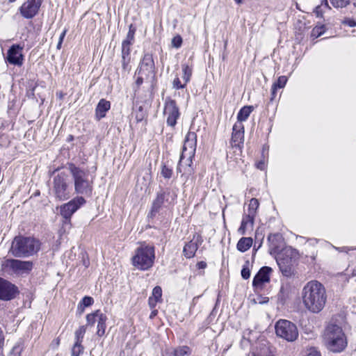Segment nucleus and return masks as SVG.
<instances>
[{
	"instance_id": "nucleus-50",
	"label": "nucleus",
	"mask_w": 356,
	"mask_h": 356,
	"mask_svg": "<svg viewBox=\"0 0 356 356\" xmlns=\"http://www.w3.org/2000/svg\"><path fill=\"white\" fill-rule=\"evenodd\" d=\"M350 3V0H335V7H344Z\"/></svg>"
},
{
	"instance_id": "nucleus-53",
	"label": "nucleus",
	"mask_w": 356,
	"mask_h": 356,
	"mask_svg": "<svg viewBox=\"0 0 356 356\" xmlns=\"http://www.w3.org/2000/svg\"><path fill=\"white\" fill-rule=\"evenodd\" d=\"M159 300H157V299H154L152 297H149V300H148V303H149V305L150 307V308H154L156 307V303L159 302Z\"/></svg>"
},
{
	"instance_id": "nucleus-41",
	"label": "nucleus",
	"mask_w": 356,
	"mask_h": 356,
	"mask_svg": "<svg viewBox=\"0 0 356 356\" xmlns=\"http://www.w3.org/2000/svg\"><path fill=\"white\" fill-rule=\"evenodd\" d=\"M287 77L286 76H279L277 81L275 82L273 85L275 86L277 88H282L285 86L287 82Z\"/></svg>"
},
{
	"instance_id": "nucleus-19",
	"label": "nucleus",
	"mask_w": 356,
	"mask_h": 356,
	"mask_svg": "<svg viewBox=\"0 0 356 356\" xmlns=\"http://www.w3.org/2000/svg\"><path fill=\"white\" fill-rule=\"evenodd\" d=\"M269 243V252L270 254H275L282 248L283 238L280 234H271L268 236Z\"/></svg>"
},
{
	"instance_id": "nucleus-64",
	"label": "nucleus",
	"mask_w": 356,
	"mask_h": 356,
	"mask_svg": "<svg viewBox=\"0 0 356 356\" xmlns=\"http://www.w3.org/2000/svg\"><path fill=\"white\" fill-rule=\"evenodd\" d=\"M3 350H0V356H2Z\"/></svg>"
},
{
	"instance_id": "nucleus-7",
	"label": "nucleus",
	"mask_w": 356,
	"mask_h": 356,
	"mask_svg": "<svg viewBox=\"0 0 356 356\" xmlns=\"http://www.w3.org/2000/svg\"><path fill=\"white\" fill-rule=\"evenodd\" d=\"M196 134L195 132H188L186 136L182 152L180 156L179 164L181 165L186 159V164L191 165L192 159L195 156L196 149Z\"/></svg>"
},
{
	"instance_id": "nucleus-5",
	"label": "nucleus",
	"mask_w": 356,
	"mask_h": 356,
	"mask_svg": "<svg viewBox=\"0 0 356 356\" xmlns=\"http://www.w3.org/2000/svg\"><path fill=\"white\" fill-rule=\"evenodd\" d=\"M68 175L64 171L58 172L53 181V192L58 200H65L71 195L72 188Z\"/></svg>"
},
{
	"instance_id": "nucleus-38",
	"label": "nucleus",
	"mask_w": 356,
	"mask_h": 356,
	"mask_svg": "<svg viewBox=\"0 0 356 356\" xmlns=\"http://www.w3.org/2000/svg\"><path fill=\"white\" fill-rule=\"evenodd\" d=\"M337 280L341 284V288L343 289L346 283L348 282L349 277L343 273H338L337 275Z\"/></svg>"
},
{
	"instance_id": "nucleus-39",
	"label": "nucleus",
	"mask_w": 356,
	"mask_h": 356,
	"mask_svg": "<svg viewBox=\"0 0 356 356\" xmlns=\"http://www.w3.org/2000/svg\"><path fill=\"white\" fill-rule=\"evenodd\" d=\"M135 32H136V29L134 28L132 24H131L129 26V29L128 33L127 35V38L124 41L129 42L133 44L134 40Z\"/></svg>"
},
{
	"instance_id": "nucleus-11",
	"label": "nucleus",
	"mask_w": 356,
	"mask_h": 356,
	"mask_svg": "<svg viewBox=\"0 0 356 356\" xmlns=\"http://www.w3.org/2000/svg\"><path fill=\"white\" fill-rule=\"evenodd\" d=\"M164 114L167 116L168 125L174 127L180 115L179 108L175 100L170 98L166 99L164 106Z\"/></svg>"
},
{
	"instance_id": "nucleus-13",
	"label": "nucleus",
	"mask_w": 356,
	"mask_h": 356,
	"mask_svg": "<svg viewBox=\"0 0 356 356\" xmlns=\"http://www.w3.org/2000/svg\"><path fill=\"white\" fill-rule=\"evenodd\" d=\"M42 0H27L20 7L22 15L26 18H33L38 12Z\"/></svg>"
},
{
	"instance_id": "nucleus-20",
	"label": "nucleus",
	"mask_w": 356,
	"mask_h": 356,
	"mask_svg": "<svg viewBox=\"0 0 356 356\" xmlns=\"http://www.w3.org/2000/svg\"><path fill=\"white\" fill-rule=\"evenodd\" d=\"M347 345L348 340L346 334L340 327L335 325V353L344 350Z\"/></svg>"
},
{
	"instance_id": "nucleus-55",
	"label": "nucleus",
	"mask_w": 356,
	"mask_h": 356,
	"mask_svg": "<svg viewBox=\"0 0 356 356\" xmlns=\"http://www.w3.org/2000/svg\"><path fill=\"white\" fill-rule=\"evenodd\" d=\"M139 111H140V113H138L136 114V121H137V122H140V121H142V120H143V118H144V115H143V112H142V108H141V107H140V108H139Z\"/></svg>"
},
{
	"instance_id": "nucleus-59",
	"label": "nucleus",
	"mask_w": 356,
	"mask_h": 356,
	"mask_svg": "<svg viewBox=\"0 0 356 356\" xmlns=\"http://www.w3.org/2000/svg\"><path fill=\"white\" fill-rule=\"evenodd\" d=\"M66 32H67V30H64L62 33L60 34V38H59V40L60 41H63V39L65 36V34H66Z\"/></svg>"
},
{
	"instance_id": "nucleus-36",
	"label": "nucleus",
	"mask_w": 356,
	"mask_h": 356,
	"mask_svg": "<svg viewBox=\"0 0 356 356\" xmlns=\"http://www.w3.org/2000/svg\"><path fill=\"white\" fill-rule=\"evenodd\" d=\"M250 262L246 261L241 270V276L244 280H248L250 277Z\"/></svg>"
},
{
	"instance_id": "nucleus-23",
	"label": "nucleus",
	"mask_w": 356,
	"mask_h": 356,
	"mask_svg": "<svg viewBox=\"0 0 356 356\" xmlns=\"http://www.w3.org/2000/svg\"><path fill=\"white\" fill-rule=\"evenodd\" d=\"M254 216L252 214H246L243 217L241 225L238 229V232L243 235L248 229H252L254 224Z\"/></svg>"
},
{
	"instance_id": "nucleus-37",
	"label": "nucleus",
	"mask_w": 356,
	"mask_h": 356,
	"mask_svg": "<svg viewBox=\"0 0 356 356\" xmlns=\"http://www.w3.org/2000/svg\"><path fill=\"white\" fill-rule=\"evenodd\" d=\"M101 313L99 310L95 311L94 313L89 314L86 316V321L88 325H93L96 321H97V314Z\"/></svg>"
},
{
	"instance_id": "nucleus-4",
	"label": "nucleus",
	"mask_w": 356,
	"mask_h": 356,
	"mask_svg": "<svg viewBox=\"0 0 356 356\" xmlns=\"http://www.w3.org/2000/svg\"><path fill=\"white\" fill-rule=\"evenodd\" d=\"M69 170L74 179L75 192L78 194L90 195L92 191V181L88 179V173L73 163L69 164Z\"/></svg>"
},
{
	"instance_id": "nucleus-12",
	"label": "nucleus",
	"mask_w": 356,
	"mask_h": 356,
	"mask_svg": "<svg viewBox=\"0 0 356 356\" xmlns=\"http://www.w3.org/2000/svg\"><path fill=\"white\" fill-rule=\"evenodd\" d=\"M3 267L4 269H9L13 273H21L31 270L33 263L29 261L8 259L3 264Z\"/></svg>"
},
{
	"instance_id": "nucleus-16",
	"label": "nucleus",
	"mask_w": 356,
	"mask_h": 356,
	"mask_svg": "<svg viewBox=\"0 0 356 356\" xmlns=\"http://www.w3.org/2000/svg\"><path fill=\"white\" fill-rule=\"evenodd\" d=\"M22 47L19 44L12 45L7 53V60L9 63L21 66L23 64V55L21 53Z\"/></svg>"
},
{
	"instance_id": "nucleus-57",
	"label": "nucleus",
	"mask_w": 356,
	"mask_h": 356,
	"mask_svg": "<svg viewBox=\"0 0 356 356\" xmlns=\"http://www.w3.org/2000/svg\"><path fill=\"white\" fill-rule=\"evenodd\" d=\"M197 266L198 268L203 269L207 267V264L204 261H200L197 263Z\"/></svg>"
},
{
	"instance_id": "nucleus-1",
	"label": "nucleus",
	"mask_w": 356,
	"mask_h": 356,
	"mask_svg": "<svg viewBox=\"0 0 356 356\" xmlns=\"http://www.w3.org/2000/svg\"><path fill=\"white\" fill-rule=\"evenodd\" d=\"M301 296L305 307L314 314L322 311L327 301L325 288L316 280L307 282L302 290Z\"/></svg>"
},
{
	"instance_id": "nucleus-18",
	"label": "nucleus",
	"mask_w": 356,
	"mask_h": 356,
	"mask_svg": "<svg viewBox=\"0 0 356 356\" xmlns=\"http://www.w3.org/2000/svg\"><path fill=\"white\" fill-rule=\"evenodd\" d=\"M244 141V127L242 123H235L232 129L231 143L233 147H239Z\"/></svg>"
},
{
	"instance_id": "nucleus-27",
	"label": "nucleus",
	"mask_w": 356,
	"mask_h": 356,
	"mask_svg": "<svg viewBox=\"0 0 356 356\" xmlns=\"http://www.w3.org/2000/svg\"><path fill=\"white\" fill-rule=\"evenodd\" d=\"M252 245V239L250 237H243L237 243V249L244 252L248 250Z\"/></svg>"
},
{
	"instance_id": "nucleus-47",
	"label": "nucleus",
	"mask_w": 356,
	"mask_h": 356,
	"mask_svg": "<svg viewBox=\"0 0 356 356\" xmlns=\"http://www.w3.org/2000/svg\"><path fill=\"white\" fill-rule=\"evenodd\" d=\"M93 303V298L90 296H85L81 301L84 307H89Z\"/></svg>"
},
{
	"instance_id": "nucleus-44",
	"label": "nucleus",
	"mask_w": 356,
	"mask_h": 356,
	"mask_svg": "<svg viewBox=\"0 0 356 356\" xmlns=\"http://www.w3.org/2000/svg\"><path fill=\"white\" fill-rule=\"evenodd\" d=\"M186 83H184H184H181L179 77H176L172 82L173 88L177 89V90L184 88L186 87Z\"/></svg>"
},
{
	"instance_id": "nucleus-40",
	"label": "nucleus",
	"mask_w": 356,
	"mask_h": 356,
	"mask_svg": "<svg viewBox=\"0 0 356 356\" xmlns=\"http://www.w3.org/2000/svg\"><path fill=\"white\" fill-rule=\"evenodd\" d=\"M132 44L129 42L123 41L122 44V56H129L130 47Z\"/></svg>"
},
{
	"instance_id": "nucleus-46",
	"label": "nucleus",
	"mask_w": 356,
	"mask_h": 356,
	"mask_svg": "<svg viewBox=\"0 0 356 356\" xmlns=\"http://www.w3.org/2000/svg\"><path fill=\"white\" fill-rule=\"evenodd\" d=\"M122 68L124 70H126V71H129V61H130V58L129 56H122Z\"/></svg>"
},
{
	"instance_id": "nucleus-48",
	"label": "nucleus",
	"mask_w": 356,
	"mask_h": 356,
	"mask_svg": "<svg viewBox=\"0 0 356 356\" xmlns=\"http://www.w3.org/2000/svg\"><path fill=\"white\" fill-rule=\"evenodd\" d=\"M305 356H321L320 352L314 347L308 349V353Z\"/></svg>"
},
{
	"instance_id": "nucleus-17",
	"label": "nucleus",
	"mask_w": 356,
	"mask_h": 356,
	"mask_svg": "<svg viewBox=\"0 0 356 356\" xmlns=\"http://www.w3.org/2000/svg\"><path fill=\"white\" fill-rule=\"evenodd\" d=\"M323 344L330 351H334V323L329 322L321 334Z\"/></svg>"
},
{
	"instance_id": "nucleus-31",
	"label": "nucleus",
	"mask_w": 356,
	"mask_h": 356,
	"mask_svg": "<svg viewBox=\"0 0 356 356\" xmlns=\"http://www.w3.org/2000/svg\"><path fill=\"white\" fill-rule=\"evenodd\" d=\"M259 203L257 199L252 198L248 206V213L255 216L256 211L259 207Z\"/></svg>"
},
{
	"instance_id": "nucleus-22",
	"label": "nucleus",
	"mask_w": 356,
	"mask_h": 356,
	"mask_svg": "<svg viewBox=\"0 0 356 356\" xmlns=\"http://www.w3.org/2000/svg\"><path fill=\"white\" fill-rule=\"evenodd\" d=\"M111 108V102L105 99H101L95 108V119L99 121L106 116V112Z\"/></svg>"
},
{
	"instance_id": "nucleus-43",
	"label": "nucleus",
	"mask_w": 356,
	"mask_h": 356,
	"mask_svg": "<svg viewBox=\"0 0 356 356\" xmlns=\"http://www.w3.org/2000/svg\"><path fill=\"white\" fill-rule=\"evenodd\" d=\"M162 296V289L160 286H156L153 289L152 291V295L151 297H152L154 299H157L159 300H161Z\"/></svg>"
},
{
	"instance_id": "nucleus-51",
	"label": "nucleus",
	"mask_w": 356,
	"mask_h": 356,
	"mask_svg": "<svg viewBox=\"0 0 356 356\" xmlns=\"http://www.w3.org/2000/svg\"><path fill=\"white\" fill-rule=\"evenodd\" d=\"M144 79H145V76H143V75H138V77H137V79L136 80V82H135V84H136L137 88H138L142 85V83H143Z\"/></svg>"
},
{
	"instance_id": "nucleus-9",
	"label": "nucleus",
	"mask_w": 356,
	"mask_h": 356,
	"mask_svg": "<svg viewBox=\"0 0 356 356\" xmlns=\"http://www.w3.org/2000/svg\"><path fill=\"white\" fill-rule=\"evenodd\" d=\"M136 74L143 75L145 80L154 83L156 77L154 62L151 54H145L136 72Z\"/></svg>"
},
{
	"instance_id": "nucleus-49",
	"label": "nucleus",
	"mask_w": 356,
	"mask_h": 356,
	"mask_svg": "<svg viewBox=\"0 0 356 356\" xmlns=\"http://www.w3.org/2000/svg\"><path fill=\"white\" fill-rule=\"evenodd\" d=\"M342 24L345 26L354 27L356 26V22L353 19L347 18L342 21Z\"/></svg>"
},
{
	"instance_id": "nucleus-6",
	"label": "nucleus",
	"mask_w": 356,
	"mask_h": 356,
	"mask_svg": "<svg viewBox=\"0 0 356 356\" xmlns=\"http://www.w3.org/2000/svg\"><path fill=\"white\" fill-rule=\"evenodd\" d=\"M175 198V193H172L170 188L161 189L157 193L156 197L152 202L150 212L152 216H154L163 208H168L173 204Z\"/></svg>"
},
{
	"instance_id": "nucleus-33",
	"label": "nucleus",
	"mask_w": 356,
	"mask_h": 356,
	"mask_svg": "<svg viewBox=\"0 0 356 356\" xmlns=\"http://www.w3.org/2000/svg\"><path fill=\"white\" fill-rule=\"evenodd\" d=\"M324 9L331 10V8L328 6L327 0H322L321 4L316 7L315 13L316 15L318 17L321 16Z\"/></svg>"
},
{
	"instance_id": "nucleus-25",
	"label": "nucleus",
	"mask_w": 356,
	"mask_h": 356,
	"mask_svg": "<svg viewBox=\"0 0 356 356\" xmlns=\"http://www.w3.org/2000/svg\"><path fill=\"white\" fill-rule=\"evenodd\" d=\"M198 248L197 243L193 241L187 243L184 247L183 252L186 257L192 258L195 256V254Z\"/></svg>"
},
{
	"instance_id": "nucleus-10",
	"label": "nucleus",
	"mask_w": 356,
	"mask_h": 356,
	"mask_svg": "<svg viewBox=\"0 0 356 356\" xmlns=\"http://www.w3.org/2000/svg\"><path fill=\"white\" fill-rule=\"evenodd\" d=\"M86 200L82 197H77L60 207V215L65 219L64 224H70L72 214L84 203Z\"/></svg>"
},
{
	"instance_id": "nucleus-34",
	"label": "nucleus",
	"mask_w": 356,
	"mask_h": 356,
	"mask_svg": "<svg viewBox=\"0 0 356 356\" xmlns=\"http://www.w3.org/2000/svg\"><path fill=\"white\" fill-rule=\"evenodd\" d=\"M81 343L82 342L75 341L72 349V356H79L81 353H82L83 347L82 346Z\"/></svg>"
},
{
	"instance_id": "nucleus-42",
	"label": "nucleus",
	"mask_w": 356,
	"mask_h": 356,
	"mask_svg": "<svg viewBox=\"0 0 356 356\" xmlns=\"http://www.w3.org/2000/svg\"><path fill=\"white\" fill-rule=\"evenodd\" d=\"M347 311L345 309H343L340 311V312L338 313L337 316V321L340 325L345 324L346 323V318Z\"/></svg>"
},
{
	"instance_id": "nucleus-62",
	"label": "nucleus",
	"mask_w": 356,
	"mask_h": 356,
	"mask_svg": "<svg viewBox=\"0 0 356 356\" xmlns=\"http://www.w3.org/2000/svg\"><path fill=\"white\" fill-rule=\"evenodd\" d=\"M63 41L59 40L57 44V49H60L61 48Z\"/></svg>"
},
{
	"instance_id": "nucleus-21",
	"label": "nucleus",
	"mask_w": 356,
	"mask_h": 356,
	"mask_svg": "<svg viewBox=\"0 0 356 356\" xmlns=\"http://www.w3.org/2000/svg\"><path fill=\"white\" fill-rule=\"evenodd\" d=\"M191 354V349L187 346L177 348H168L162 353V356H185Z\"/></svg>"
},
{
	"instance_id": "nucleus-14",
	"label": "nucleus",
	"mask_w": 356,
	"mask_h": 356,
	"mask_svg": "<svg viewBox=\"0 0 356 356\" xmlns=\"http://www.w3.org/2000/svg\"><path fill=\"white\" fill-rule=\"evenodd\" d=\"M17 288L11 282L0 277V299L10 300L17 293Z\"/></svg>"
},
{
	"instance_id": "nucleus-28",
	"label": "nucleus",
	"mask_w": 356,
	"mask_h": 356,
	"mask_svg": "<svg viewBox=\"0 0 356 356\" xmlns=\"http://www.w3.org/2000/svg\"><path fill=\"white\" fill-rule=\"evenodd\" d=\"M181 68H182V72H183L182 79L186 85L191 80L193 70H192V67H189L186 64H183L181 65Z\"/></svg>"
},
{
	"instance_id": "nucleus-15",
	"label": "nucleus",
	"mask_w": 356,
	"mask_h": 356,
	"mask_svg": "<svg viewBox=\"0 0 356 356\" xmlns=\"http://www.w3.org/2000/svg\"><path fill=\"white\" fill-rule=\"evenodd\" d=\"M272 268L268 266H264L260 268L253 279L252 285L257 289H261L264 284L270 282V274Z\"/></svg>"
},
{
	"instance_id": "nucleus-2",
	"label": "nucleus",
	"mask_w": 356,
	"mask_h": 356,
	"mask_svg": "<svg viewBox=\"0 0 356 356\" xmlns=\"http://www.w3.org/2000/svg\"><path fill=\"white\" fill-rule=\"evenodd\" d=\"M40 246V241L35 238L17 236L12 242L10 252L16 257H28L37 253Z\"/></svg>"
},
{
	"instance_id": "nucleus-54",
	"label": "nucleus",
	"mask_w": 356,
	"mask_h": 356,
	"mask_svg": "<svg viewBox=\"0 0 356 356\" xmlns=\"http://www.w3.org/2000/svg\"><path fill=\"white\" fill-rule=\"evenodd\" d=\"M4 344V334L3 332L0 327V350H3V347Z\"/></svg>"
},
{
	"instance_id": "nucleus-35",
	"label": "nucleus",
	"mask_w": 356,
	"mask_h": 356,
	"mask_svg": "<svg viewBox=\"0 0 356 356\" xmlns=\"http://www.w3.org/2000/svg\"><path fill=\"white\" fill-rule=\"evenodd\" d=\"M173 172L172 169L168 167L166 165L163 164L161 167V175L165 178V179H170L172 176Z\"/></svg>"
},
{
	"instance_id": "nucleus-32",
	"label": "nucleus",
	"mask_w": 356,
	"mask_h": 356,
	"mask_svg": "<svg viewBox=\"0 0 356 356\" xmlns=\"http://www.w3.org/2000/svg\"><path fill=\"white\" fill-rule=\"evenodd\" d=\"M86 331V327L85 325L80 326L74 332L75 341L82 342Z\"/></svg>"
},
{
	"instance_id": "nucleus-30",
	"label": "nucleus",
	"mask_w": 356,
	"mask_h": 356,
	"mask_svg": "<svg viewBox=\"0 0 356 356\" xmlns=\"http://www.w3.org/2000/svg\"><path fill=\"white\" fill-rule=\"evenodd\" d=\"M277 262L280 270L284 275L288 276L291 274V268L289 265L285 264L284 259H277Z\"/></svg>"
},
{
	"instance_id": "nucleus-56",
	"label": "nucleus",
	"mask_w": 356,
	"mask_h": 356,
	"mask_svg": "<svg viewBox=\"0 0 356 356\" xmlns=\"http://www.w3.org/2000/svg\"><path fill=\"white\" fill-rule=\"evenodd\" d=\"M277 89V88H276L275 86H273V85L272 86L270 101H273L275 98Z\"/></svg>"
},
{
	"instance_id": "nucleus-45",
	"label": "nucleus",
	"mask_w": 356,
	"mask_h": 356,
	"mask_svg": "<svg viewBox=\"0 0 356 356\" xmlns=\"http://www.w3.org/2000/svg\"><path fill=\"white\" fill-rule=\"evenodd\" d=\"M182 44V38L180 35L175 36L172 39V46L175 48H179Z\"/></svg>"
},
{
	"instance_id": "nucleus-3",
	"label": "nucleus",
	"mask_w": 356,
	"mask_h": 356,
	"mask_svg": "<svg viewBox=\"0 0 356 356\" xmlns=\"http://www.w3.org/2000/svg\"><path fill=\"white\" fill-rule=\"evenodd\" d=\"M154 259V247L144 243L136 250L132 263L138 269L146 270L153 266Z\"/></svg>"
},
{
	"instance_id": "nucleus-52",
	"label": "nucleus",
	"mask_w": 356,
	"mask_h": 356,
	"mask_svg": "<svg viewBox=\"0 0 356 356\" xmlns=\"http://www.w3.org/2000/svg\"><path fill=\"white\" fill-rule=\"evenodd\" d=\"M268 300H269V299L268 297H261V296H259L257 298V299L254 300L255 302L259 303V304L266 303L268 302Z\"/></svg>"
},
{
	"instance_id": "nucleus-58",
	"label": "nucleus",
	"mask_w": 356,
	"mask_h": 356,
	"mask_svg": "<svg viewBox=\"0 0 356 356\" xmlns=\"http://www.w3.org/2000/svg\"><path fill=\"white\" fill-rule=\"evenodd\" d=\"M59 344H60V339L58 338H57L52 341L51 346L58 347L59 346Z\"/></svg>"
},
{
	"instance_id": "nucleus-26",
	"label": "nucleus",
	"mask_w": 356,
	"mask_h": 356,
	"mask_svg": "<svg viewBox=\"0 0 356 356\" xmlns=\"http://www.w3.org/2000/svg\"><path fill=\"white\" fill-rule=\"evenodd\" d=\"M252 111L253 106H243L238 113V122L236 123H242V122L245 121L248 118Z\"/></svg>"
},
{
	"instance_id": "nucleus-8",
	"label": "nucleus",
	"mask_w": 356,
	"mask_h": 356,
	"mask_svg": "<svg viewBox=\"0 0 356 356\" xmlns=\"http://www.w3.org/2000/svg\"><path fill=\"white\" fill-rule=\"evenodd\" d=\"M276 334L288 341H295L298 336V331L295 324L287 320H280L275 325Z\"/></svg>"
},
{
	"instance_id": "nucleus-29",
	"label": "nucleus",
	"mask_w": 356,
	"mask_h": 356,
	"mask_svg": "<svg viewBox=\"0 0 356 356\" xmlns=\"http://www.w3.org/2000/svg\"><path fill=\"white\" fill-rule=\"evenodd\" d=\"M248 356H273V355L271 354L268 347L263 346L262 347H260L259 350L257 349L255 352H252L251 355H249Z\"/></svg>"
},
{
	"instance_id": "nucleus-63",
	"label": "nucleus",
	"mask_w": 356,
	"mask_h": 356,
	"mask_svg": "<svg viewBox=\"0 0 356 356\" xmlns=\"http://www.w3.org/2000/svg\"><path fill=\"white\" fill-rule=\"evenodd\" d=\"M234 1L236 3L240 4L243 2V0H234Z\"/></svg>"
},
{
	"instance_id": "nucleus-60",
	"label": "nucleus",
	"mask_w": 356,
	"mask_h": 356,
	"mask_svg": "<svg viewBox=\"0 0 356 356\" xmlns=\"http://www.w3.org/2000/svg\"><path fill=\"white\" fill-rule=\"evenodd\" d=\"M264 165V162H259L258 164H257V168L262 170L263 169V166Z\"/></svg>"
},
{
	"instance_id": "nucleus-61",
	"label": "nucleus",
	"mask_w": 356,
	"mask_h": 356,
	"mask_svg": "<svg viewBox=\"0 0 356 356\" xmlns=\"http://www.w3.org/2000/svg\"><path fill=\"white\" fill-rule=\"evenodd\" d=\"M157 314V310H154L152 312L151 314H150V318H153L154 316H155Z\"/></svg>"
},
{
	"instance_id": "nucleus-24",
	"label": "nucleus",
	"mask_w": 356,
	"mask_h": 356,
	"mask_svg": "<svg viewBox=\"0 0 356 356\" xmlns=\"http://www.w3.org/2000/svg\"><path fill=\"white\" fill-rule=\"evenodd\" d=\"M97 334L99 337H102L105 333V330L106 327V321H107V317L105 314L101 312L97 313Z\"/></svg>"
}]
</instances>
